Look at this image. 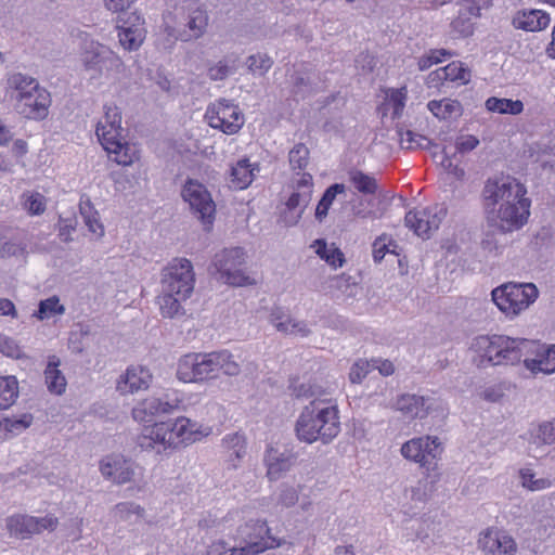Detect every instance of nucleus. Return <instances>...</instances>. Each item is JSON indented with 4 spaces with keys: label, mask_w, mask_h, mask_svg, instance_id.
<instances>
[{
    "label": "nucleus",
    "mask_w": 555,
    "mask_h": 555,
    "mask_svg": "<svg viewBox=\"0 0 555 555\" xmlns=\"http://www.w3.org/2000/svg\"><path fill=\"white\" fill-rule=\"evenodd\" d=\"M526 193V186L511 176L488 179L482 190L487 225L502 234L522 228L531 205Z\"/></svg>",
    "instance_id": "nucleus-1"
},
{
    "label": "nucleus",
    "mask_w": 555,
    "mask_h": 555,
    "mask_svg": "<svg viewBox=\"0 0 555 555\" xmlns=\"http://www.w3.org/2000/svg\"><path fill=\"white\" fill-rule=\"evenodd\" d=\"M294 431L301 442L328 444L340 431L337 406L312 400L300 412Z\"/></svg>",
    "instance_id": "nucleus-2"
},
{
    "label": "nucleus",
    "mask_w": 555,
    "mask_h": 555,
    "mask_svg": "<svg viewBox=\"0 0 555 555\" xmlns=\"http://www.w3.org/2000/svg\"><path fill=\"white\" fill-rule=\"evenodd\" d=\"M220 371L229 376L241 373V364L228 350L185 354L178 363L177 376L185 383L202 382L216 377Z\"/></svg>",
    "instance_id": "nucleus-3"
},
{
    "label": "nucleus",
    "mask_w": 555,
    "mask_h": 555,
    "mask_svg": "<svg viewBox=\"0 0 555 555\" xmlns=\"http://www.w3.org/2000/svg\"><path fill=\"white\" fill-rule=\"evenodd\" d=\"M104 120L96 126L95 133L108 154H115V162L119 165H130L132 156L130 146L122 141L121 112L116 105H104Z\"/></svg>",
    "instance_id": "nucleus-4"
},
{
    "label": "nucleus",
    "mask_w": 555,
    "mask_h": 555,
    "mask_svg": "<svg viewBox=\"0 0 555 555\" xmlns=\"http://www.w3.org/2000/svg\"><path fill=\"white\" fill-rule=\"evenodd\" d=\"M245 264L246 253L243 247L224 248L214 256L209 271L230 286L254 285L256 282L246 273Z\"/></svg>",
    "instance_id": "nucleus-5"
},
{
    "label": "nucleus",
    "mask_w": 555,
    "mask_h": 555,
    "mask_svg": "<svg viewBox=\"0 0 555 555\" xmlns=\"http://www.w3.org/2000/svg\"><path fill=\"white\" fill-rule=\"evenodd\" d=\"M538 288L532 283H506L491 292L492 301L507 317L518 315L538 298Z\"/></svg>",
    "instance_id": "nucleus-6"
},
{
    "label": "nucleus",
    "mask_w": 555,
    "mask_h": 555,
    "mask_svg": "<svg viewBox=\"0 0 555 555\" xmlns=\"http://www.w3.org/2000/svg\"><path fill=\"white\" fill-rule=\"evenodd\" d=\"M80 61L83 69L91 73V78H99L109 73L119 74L124 69L122 60L108 47L95 41L83 44Z\"/></svg>",
    "instance_id": "nucleus-7"
},
{
    "label": "nucleus",
    "mask_w": 555,
    "mask_h": 555,
    "mask_svg": "<svg viewBox=\"0 0 555 555\" xmlns=\"http://www.w3.org/2000/svg\"><path fill=\"white\" fill-rule=\"evenodd\" d=\"M512 337L504 335H479L472 341L470 349L476 353L478 367L487 365H508L507 356Z\"/></svg>",
    "instance_id": "nucleus-8"
},
{
    "label": "nucleus",
    "mask_w": 555,
    "mask_h": 555,
    "mask_svg": "<svg viewBox=\"0 0 555 555\" xmlns=\"http://www.w3.org/2000/svg\"><path fill=\"white\" fill-rule=\"evenodd\" d=\"M195 274L189 259H173L162 273V289L189 298L194 291Z\"/></svg>",
    "instance_id": "nucleus-9"
},
{
    "label": "nucleus",
    "mask_w": 555,
    "mask_h": 555,
    "mask_svg": "<svg viewBox=\"0 0 555 555\" xmlns=\"http://www.w3.org/2000/svg\"><path fill=\"white\" fill-rule=\"evenodd\" d=\"M182 198L189 203L192 212L204 223L212 224L216 205L205 185L189 179L181 191Z\"/></svg>",
    "instance_id": "nucleus-10"
},
{
    "label": "nucleus",
    "mask_w": 555,
    "mask_h": 555,
    "mask_svg": "<svg viewBox=\"0 0 555 555\" xmlns=\"http://www.w3.org/2000/svg\"><path fill=\"white\" fill-rule=\"evenodd\" d=\"M181 422H160L154 424L140 439V446L144 449H155L157 453H162L167 449H175L179 446L177 435L183 431Z\"/></svg>",
    "instance_id": "nucleus-11"
},
{
    "label": "nucleus",
    "mask_w": 555,
    "mask_h": 555,
    "mask_svg": "<svg viewBox=\"0 0 555 555\" xmlns=\"http://www.w3.org/2000/svg\"><path fill=\"white\" fill-rule=\"evenodd\" d=\"M447 216L443 205H435L422 210H410L404 217L405 225L422 237L429 238L437 231Z\"/></svg>",
    "instance_id": "nucleus-12"
},
{
    "label": "nucleus",
    "mask_w": 555,
    "mask_h": 555,
    "mask_svg": "<svg viewBox=\"0 0 555 555\" xmlns=\"http://www.w3.org/2000/svg\"><path fill=\"white\" fill-rule=\"evenodd\" d=\"M238 537L247 546V551L256 554L268 548L280 546L282 542L270 535V529L266 521L260 519H250L238 527Z\"/></svg>",
    "instance_id": "nucleus-13"
},
{
    "label": "nucleus",
    "mask_w": 555,
    "mask_h": 555,
    "mask_svg": "<svg viewBox=\"0 0 555 555\" xmlns=\"http://www.w3.org/2000/svg\"><path fill=\"white\" fill-rule=\"evenodd\" d=\"M209 126L227 134H234L244 125V116L238 108L227 100H220L207 111Z\"/></svg>",
    "instance_id": "nucleus-14"
},
{
    "label": "nucleus",
    "mask_w": 555,
    "mask_h": 555,
    "mask_svg": "<svg viewBox=\"0 0 555 555\" xmlns=\"http://www.w3.org/2000/svg\"><path fill=\"white\" fill-rule=\"evenodd\" d=\"M490 0H462L457 16L451 22V33L454 37L466 38L474 33L473 17L480 15V10L487 8Z\"/></svg>",
    "instance_id": "nucleus-15"
},
{
    "label": "nucleus",
    "mask_w": 555,
    "mask_h": 555,
    "mask_svg": "<svg viewBox=\"0 0 555 555\" xmlns=\"http://www.w3.org/2000/svg\"><path fill=\"white\" fill-rule=\"evenodd\" d=\"M50 105V93L38 86L36 90H33V93H28L15 103V109L25 118L42 120L48 116Z\"/></svg>",
    "instance_id": "nucleus-16"
},
{
    "label": "nucleus",
    "mask_w": 555,
    "mask_h": 555,
    "mask_svg": "<svg viewBox=\"0 0 555 555\" xmlns=\"http://www.w3.org/2000/svg\"><path fill=\"white\" fill-rule=\"evenodd\" d=\"M479 547L491 555H515L517 544L505 531L496 528H488L480 533Z\"/></svg>",
    "instance_id": "nucleus-17"
},
{
    "label": "nucleus",
    "mask_w": 555,
    "mask_h": 555,
    "mask_svg": "<svg viewBox=\"0 0 555 555\" xmlns=\"http://www.w3.org/2000/svg\"><path fill=\"white\" fill-rule=\"evenodd\" d=\"M440 441L437 437L425 436L413 438L401 447L404 459L425 465L428 457L435 459L439 452Z\"/></svg>",
    "instance_id": "nucleus-18"
},
{
    "label": "nucleus",
    "mask_w": 555,
    "mask_h": 555,
    "mask_svg": "<svg viewBox=\"0 0 555 555\" xmlns=\"http://www.w3.org/2000/svg\"><path fill=\"white\" fill-rule=\"evenodd\" d=\"M178 4H182V9L189 12L186 26L189 33L184 31L180 35L181 40L189 41L202 37L208 25V15L205 10L201 9L198 0H178Z\"/></svg>",
    "instance_id": "nucleus-19"
},
{
    "label": "nucleus",
    "mask_w": 555,
    "mask_h": 555,
    "mask_svg": "<svg viewBox=\"0 0 555 555\" xmlns=\"http://www.w3.org/2000/svg\"><path fill=\"white\" fill-rule=\"evenodd\" d=\"M100 472L104 478L117 485L127 483L134 476L132 463L119 455L104 457L100 462Z\"/></svg>",
    "instance_id": "nucleus-20"
},
{
    "label": "nucleus",
    "mask_w": 555,
    "mask_h": 555,
    "mask_svg": "<svg viewBox=\"0 0 555 555\" xmlns=\"http://www.w3.org/2000/svg\"><path fill=\"white\" fill-rule=\"evenodd\" d=\"M153 379L149 369L137 365L127 369L126 373L120 375L117 382V390L120 393H133L140 390H146Z\"/></svg>",
    "instance_id": "nucleus-21"
},
{
    "label": "nucleus",
    "mask_w": 555,
    "mask_h": 555,
    "mask_svg": "<svg viewBox=\"0 0 555 555\" xmlns=\"http://www.w3.org/2000/svg\"><path fill=\"white\" fill-rule=\"evenodd\" d=\"M179 405L178 400L146 398L132 410V416L138 422H151L153 416L169 414Z\"/></svg>",
    "instance_id": "nucleus-22"
},
{
    "label": "nucleus",
    "mask_w": 555,
    "mask_h": 555,
    "mask_svg": "<svg viewBox=\"0 0 555 555\" xmlns=\"http://www.w3.org/2000/svg\"><path fill=\"white\" fill-rule=\"evenodd\" d=\"M395 408L405 417L424 418L431 411V402L422 396L404 393L397 399Z\"/></svg>",
    "instance_id": "nucleus-23"
},
{
    "label": "nucleus",
    "mask_w": 555,
    "mask_h": 555,
    "mask_svg": "<svg viewBox=\"0 0 555 555\" xmlns=\"http://www.w3.org/2000/svg\"><path fill=\"white\" fill-rule=\"evenodd\" d=\"M295 461L296 456L288 451L280 452L278 449L269 448L264 456L268 477L271 480H278L284 473L291 469Z\"/></svg>",
    "instance_id": "nucleus-24"
},
{
    "label": "nucleus",
    "mask_w": 555,
    "mask_h": 555,
    "mask_svg": "<svg viewBox=\"0 0 555 555\" xmlns=\"http://www.w3.org/2000/svg\"><path fill=\"white\" fill-rule=\"evenodd\" d=\"M512 341L513 343L509 345V353L507 356V360L511 365L519 363L521 360L526 365V360H537V358H531V356H537L539 358V354L543 349V345L537 340L512 337Z\"/></svg>",
    "instance_id": "nucleus-25"
},
{
    "label": "nucleus",
    "mask_w": 555,
    "mask_h": 555,
    "mask_svg": "<svg viewBox=\"0 0 555 555\" xmlns=\"http://www.w3.org/2000/svg\"><path fill=\"white\" fill-rule=\"evenodd\" d=\"M551 18L542 10L518 12L513 18V25L517 29L526 31H539L547 27Z\"/></svg>",
    "instance_id": "nucleus-26"
},
{
    "label": "nucleus",
    "mask_w": 555,
    "mask_h": 555,
    "mask_svg": "<svg viewBox=\"0 0 555 555\" xmlns=\"http://www.w3.org/2000/svg\"><path fill=\"white\" fill-rule=\"evenodd\" d=\"M255 170H259L258 165L250 164L248 158L237 160L230 170V188L235 190L246 189L255 178Z\"/></svg>",
    "instance_id": "nucleus-27"
},
{
    "label": "nucleus",
    "mask_w": 555,
    "mask_h": 555,
    "mask_svg": "<svg viewBox=\"0 0 555 555\" xmlns=\"http://www.w3.org/2000/svg\"><path fill=\"white\" fill-rule=\"evenodd\" d=\"M7 86L8 90L11 92V99L15 100V103H17L18 100H22L28 93H33V90H36L40 85L37 79L31 76L22 73H13L8 76Z\"/></svg>",
    "instance_id": "nucleus-28"
},
{
    "label": "nucleus",
    "mask_w": 555,
    "mask_h": 555,
    "mask_svg": "<svg viewBox=\"0 0 555 555\" xmlns=\"http://www.w3.org/2000/svg\"><path fill=\"white\" fill-rule=\"evenodd\" d=\"M59 365L60 359L56 356H52L49 358V362L44 371L48 389L55 395H62L66 387V379L59 370Z\"/></svg>",
    "instance_id": "nucleus-29"
},
{
    "label": "nucleus",
    "mask_w": 555,
    "mask_h": 555,
    "mask_svg": "<svg viewBox=\"0 0 555 555\" xmlns=\"http://www.w3.org/2000/svg\"><path fill=\"white\" fill-rule=\"evenodd\" d=\"M7 527L12 534L28 538L31 534L39 533L37 527V517L28 515H16L8 519Z\"/></svg>",
    "instance_id": "nucleus-30"
},
{
    "label": "nucleus",
    "mask_w": 555,
    "mask_h": 555,
    "mask_svg": "<svg viewBox=\"0 0 555 555\" xmlns=\"http://www.w3.org/2000/svg\"><path fill=\"white\" fill-rule=\"evenodd\" d=\"M312 247H315V254L322 260L335 269L343 267L346 262L344 253L336 247L335 244L328 246L326 241L323 238L315 240Z\"/></svg>",
    "instance_id": "nucleus-31"
},
{
    "label": "nucleus",
    "mask_w": 555,
    "mask_h": 555,
    "mask_svg": "<svg viewBox=\"0 0 555 555\" xmlns=\"http://www.w3.org/2000/svg\"><path fill=\"white\" fill-rule=\"evenodd\" d=\"M528 442L537 449L555 443V421L542 422L529 431Z\"/></svg>",
    "instance_id": "nucleus-32"
},
{
    "label": "nucleus",
    "mask_w": 555,
    "mask_h": 555,
    "mask_svg": "<svg viewBox=\"0 0 555 555\" xmlns=\"http://www.w3.org/2000/svg\"><path fill=\"white\" fill-rule=\"evenodd\" d=\"M470 73L464 68L462 64L451 63L443 68H439L429 74V82L442 81V80H461L462 82H468Z\"/></svg>",
    "instance_id": "nucleus-33"
},
{
    "label": "nucleus",
    "mask_w": 555,
    "mask_h": 555,
    "mask_svg": "<svg viewBox=\"0 0 555 555\" xmlns=\"http://www.w3.org/2000/svg\"><path fill=\"white\" fill-rule=\"evenodd\" d=\"M526 367L533 373H555V345L547 348L543 346V349L537 360H526Z\"/></svg>",
    "instance_id": "nucleus-34"
},
{
    "label": "nucleus",
    "mask_w": 555,
    "mask_h": 555,
    "mask_svg": "<svg viewBox=\"0 0 555 555\" xmlns=\"http://www.w3.org/2000/svg\"><path fill=\"white\" fill-rule=\"evenodd\" d=\"M145 28H138V26L134 28L128 27L126 25L118 27L119 42L124 49L128 51L138 50L142 46L145 39Z\"/></svg>",
    "instance_id": "nucleus-35"
},
{
    "label": "nucleus",
    "mask_w": 555,
    "mask_h": 555,
    "mask_svg": "<svg viewBox=\"0 0 555 555\" xmlns=\"http://www.w3.org/2000/svg\"><path fill=\"white\" fill-rule=\"evenodd\" d=\"M18 397V383L15 376L0 375V410L10 408Z\"/></svg>",
    "instance_id": "nucleus-36"
},
{
    "label": "nucleus",
    "mask_w": 555,
    "mask_h": 555,
    "mask_svg": "<svg viewBox=\"0 0 555 555\" xmlns=\"http://www.w3.org/2000/svg\"><path fill=\"white\" fill-rule=\"evenodd\" d=\"M188 298H179V295L171 294L170 292H164L162 289V295L159 296V306L162 314L165 318H176L184 314V309L182 307V301H185Z\"/></svg>",
    "instance_id": "nucleus-37"
},
{
    "label": "nucleus",
    "mask_w": 555,
    "mask_h": 555,
    "mask_svg": "<svg viewBox=\"0 0 555 555\" xmlns=\"http://www.w3.org/2000/svg\"><path fill=\"white\" fill-rule=\"evenodd\" d=\"M223 446L229 452V459L235 468L237 462L246 454L245 437L238 433L227 435L223 438Z\"/></svg>",
    "instance_id": "nucleus-38"
},
{
    "label": "nucleus",
    "mask_w": 555,
    "mask_h": 555,
    "mask_svg": "<svg viewBox=\"0 0 555 555\" xmlns=\"http://www.w3.org/2000/svg\"><path fill=\"white\" fill-rule=\"evenodd\" d=\"M428 109L439 119H448L461 115V104L455 100H433L427 104Z\"/></svg>",
    "instance_id": "nucleus-39"
},
{
    "label": "nucleus",
    "mask_w": 555,
    "mask_h": 555,
    "mask_svg": "<svg viewBox=\"0 0 555 555\" xmlns=\"http://www.w3.org/2000/svg\"><path fill=\"white\" fill-rule=\"evenodd\" d=\"M486 108L499 114L518 115L524 111V104L519 100L491 96L486 101Z\"/></svg>",
    "instance_id": "nucleus-40"
},
{
    "label": "nucleus",
    "mask_w": 555,
    "mask_h": 555,
    "mask_svg": "<svg viewBox=\"0 0 555 555\" xmlns=\"http://www.w3.org/2000/svg\"><path fill=\"white\" fill-rule=\"evenodd\" d=\"M344 192L345 185L341 183H334L325 190L315 209V218L319 221H322L327 216L335 197Z\"/></svg>",
    "instance_id": "nucleus-41"
},
{
    "label": "nucleus",
    "mask_w": 555,
    "mask_h": 555,
    "mask_svg": "<svg viewBox=\"0 0 555 555\" xmlns=\"http://www.w3.org/2000/svg\"><path fill=\"white\" fill-rule=\"evenodd\" d=\"M349 178L357 191L362 194H374L377 191V182L375 178L361 170L350 171Z\"/></svg>",
    "instance_id": "nucleus-42"
},
{
    "label": "nucleus",
    "mask_w": 555,
    "mask_h": 555,
    "mask_svg": "<svg viewBox=\"0 0 555 555\" xmlns=\"http://www.w3.org/2000/svg\"><path fill=\"white\" fill-rule=\"evenodd\" d=\"M65 312V307L60 304L57 296L49 297L41 300L38 305V310L34 313L38 320L49 319L53 315H61Z\"/></svg>",
    "instance_id": "nucleus-43"
},
{
    "label": "nucleus",
    "mask_w": 555,
    "mask_h": 555,
    "mask_svg": "<svg viewBox=\"0 0 555 555\" xmlns=\"http://www.w3.org/2000/svg\"><path fill=\"white\" fill-rule=\"evenodd\" d=\"M293 92L305 98L313 89L312 74L309 70H296L292 76Z\"/></svg>",
    "instance_id": "nucleus-44"
},
{
    "label": "nucleus",
    "mask_w": 555,
    "mask_h": 555,
    "mask_svg": "<svg viewBox=\"0 0 555 555\" xmlns=\"http://www.w3.org/2000/svg\"><path fill=\"white\" fill-rule=\"evenodd\" d=\"M175 422H181L183 426V431L181 435H177V439H179V444L181 443H191L199 439L201 436L205 434L199 429L201 427L196 422H192L186 417H178Z\"/></svg>",
    "instance_id": "nucleus-45"
},
{
    "label": "nucleus",
    "mask_w": 555,
    "mask_h": 555,
    "mask_svg": "<svg viewBox=\"0 0 555 555\" xmlns=\"http://www.w3.org/2000/svg\"><path fill=\"white\" fill-rule=\"evenodd\" d=\"M288 160L292 169L302 170L307 167L309 160V150L304 143H297L288 154Z\"/></svg>",
    "instance_id": "nucleus-46"
},
{
    "label": "nucleus",
    "mask_w": 555,
    "mask_h": 555,
    "mask_svg": "<svg viewBox=\"0 0 555 555\" xmlns=\"http://www.w3.org/2000/svg\"><path fill=\"white\" fill-rule=\"evenodd\" d=\"M397 244L386 234L378 236L373 243V258L375 262H380L387 253L396 254Z\"/></svg>",
    "instance_id": "nucleus-47"
},
{
    "label": "nucleus",
    "mask_w": 555,
    "mask_h": 555,
    "mask_svg": "<svg viewBox=\"0 0 555 555\" xmlns=\"http://www.w3.org/2000/svg\"><path fill=\"white\" fill-rule=\"evenodd\" d=\"M248 70L253 74L263 76L272 66L273 62L267 54H253L246 61Z\"/></svg>",
    "instance_id": "nucleus-48"
},
{
    "label": "nucleus",
    "mask_w": 555,
    "mask_h": 555,
    "mask_svg": "<svg viewBox=\"0 0 555 555\" xmlns=\"http://www.w3.org/2000/svg\"><path fill=\"white\" fill-rule=\"evenodd\" d=\"M311 192L310 191H307V192H302V193H299V192H294L288 201L286 202V206L288 208V210H294L296 209L297 207H302L299 212L297 214V216L295 218H293V220L291 222L287 221V224L289 225H294L298 222L299 218L301 217V214L304 211V209L307 207L309 201H310V194Z\"/></svg>",
    "instance_id": "nucleus-49"
},
{
    "label": "nucleus",
    "mask_w": 555,
    "mask_h": 555,
    "mask_svg": "<svg viewBox=\"0 0 555 555\" xmlns=\"http://www.w3.org/2000/svg\"><path fill=\"white\" fill-rule=\"evenodd\" d=\"M31 422L33 416L30 414H24L22 417L14 420L4 417L0 420V427H3L9 433L17 435L24 429L28 428Z\"/></svg>",
    "instance_id": "nucleus-50"
},
{
    "label": "nucleus",
    "mask_w": 555,
    "mask_h": 555,
    "mask_svg": "<svg viewBox=\"0 0 555 555\" xmlns=\"http://www.w3.org/2000/svg\"><path fill=\"white\" fill-rule=\"evenodd\" d=\"M235 66L231 65L230 62L224 59L214 64L208 68V77L214 80H224L230 75L234 74Z\"/></svg>",
    "instance_id": "nucleus-51"
},
{
    "label": "nucleus",
    "mask_w": 555,
    "mask_h": 555,
    "mask_svg": "<svg viewBox=\"0 0 555 555\" xmlns=\"http://www.w3.org/2000/svg\"><path fill=\"white\" fill-rule=\"evenodd\" d=\"M493 230H487L483 233V237L480 242L481 249L491 255V256H498L502 253L503 246L499 243L496 235H495V229Z\"/></svg>",
    "instance_id": "nucleus-52"
},
{
    "label": "nucleus",
    "mask_w": 555,
    "mask_h": 555,
    "mask_svg": "<svg viewBox=\"0 0 555 555\" xmlns=\"http://www.w3.org/2000/svg\"><path fill=\"white\" fill-rule=\"evenodd\" d=\"M0 352L12 359H21L23 351L12 337L0 334Z\"/></svg>",
    "instance_id": "nucleus-53"
},
{
    "label": "nucleus",
    "mask_w": 555,
    "mask_h": 555,
    "mask_svg": "<svg viewBox=\"0 0 555 555\" xmlns=\"http://www.w3.org/2000/svg\"><path fill=\"white\" fill-rule=\"evenodd\" d=\"M24 208L30 215H41L46 210L44 196L38 192L29 194L24 202Z\"/></svg>",
    "instance_id": "nucleus-54"
},
{
    "label": "nucleus",
    "mask_w": 555,
    "mask_h": 555,
    "mask_svg": "<svg viewBox=\"0 0 555 555\" xmlns=\"http://www.w3.org/2000/svg\"><path fill=\"white\" fill-rule=\"evenodd\" d=\"M520 477L522 480V486L531 491L542 490L550 487L551 485L547 479H535L534 474L530 469L520 470Z\"/></svg>",
    "instance_id": "nucleus-55"
},
{
    "label": "nucleus",
    "mask_w": 555,
    "mask_h": 555,
    "mask_svg": "<svg viewBox=\"0 0 555 555\" xmlns=\"http://www.w3.org/2000/svg\"><path fill=\"white\" fill-rule=\"evenodd\" d=\"M300 489L301 487L297 489L293 486H283L278 498V503L287 508L294 506L299 500Z\"/></svg>",
    "instance_id": "nucleus-56"
},
{
    "label": "nucleus",
    "mask_w": 555,
    "mask_h": 555,
    "mask_svg": "<svg viewBox=\"0 0 555 555\" xmlns=\"http://www.w3.org/2000/svg\"><path fill=\"white\" fill-rule=\"evenodd\" d=\"M24 251L23 246L14 241H9L5 237H0V258H9L22 255Z\"/></svg>",
    "instance_id": "nucleus-57"
},
{
    "label": "nucleus",
    "mask_w": 555,
    "mask_h": 555,
    "mask_svg": "<svg viewBox=\"0 0 555 555\" xmlns=\"http://www.w3.org/2000/svg\"><path fill=\"white\" fill-rule=\"evenodd\" d=\"M114 512L116 517L126 520L130 514H141L143 508L133 502H122L115 505Z\"/></svg>",
    "instance_id": "nucleus-58"
},
{
    "label": "nucleus",
    "mask_w": 555,
    "mask_h": 555,
    "mask_svg": "<svg viewBox=\"0 0 555 555\" xmlns=\"http://www.w3.org/2000/svg\"><path fill=\"white\" fill-rule=\"evenodd\" d=\"M433 156L436 159L441 158L440 159V165L444 169H447L451 173H453L457 179H461V178L464 177V175H465L464 169L460 168L457 165H454L452 163V159L447 155V153L444 151H442V153H440V154L434 153Z\"/></svg>",
    "instance_id": "nucleus-59"
},
{
    "label": "nucleus",
    "mask_w": 555,
    "mask_h": 555,
    "mask_svg": "<svg viewBox=\"0 0 555 555\" xmlns=\"http://www.w3.org/2000/svg\"><path fill=\"white\" fill-rule=\"evenodd\" d=\"M369 364L363 361L356 362L349 372V379L352 384H359L369 373Z\"/></svg>",
    "instance_id": "nucleus-60"
},
{
    "label": "nucleus",
    "mask_w": 555,
    "mask_h": 555,
    "mask_svg": "<svg viewBox=\"0 0 555 555\" xmlns=\"http://www.w3.org/2000/svg\"><path fill=\"white\" fill-rule=\"evenodd\" d=\"M406 98L405 88L393 90L390 95V102L393 107V116L398 117L401 115L404 108V101Z\"/></svg>",
    "instance_id": "nucleus-61"
},
{
    "label": "nucleus",
    "mask_w": 555,
    "mask_h": 555,
    "mask_svg": "<svg viewBox=\"0 0 555 555\" xmlns=\"http://www.w3.org/2000/svg\"><path fill=\"white\" fill-rule=\"evenodd\" d=\"M291 317L286 314L281 308H275L270 314L271 323L276 327L278 331L283 332L286 330V325L291 322Z\"/></svg>",
    "instance_id": "nucleus-62"
},
{
    "label": "nucleus",
    "mask_w": 555,
    "mask_h": 555,
    "mask_svg": "<svg viewBox=\"0 0 555 555\" xmlns=\"http://www.w3.org/2000/svg\"><path fill=\"white\" fill-rule=\"evenodd\" d=\"M283 333L307 337L310 334V328L304 321H295L292 319L291 322H288V324L286 325V330H284Z\"/></svg>",
    "instance_id": "nucleus-63"
},
{
    "label": "nucleus",
    "mask_w": 555,
    "mask_h": 555,
    "mask_svg": "<svg viewBox=\"0 0 555 555\" xmlns=\"http://www.w3.org/2000/svg\"><path fill=\"white\" fill-rule=\"evenodd\" d=\"M479 144V140L474 135H463L456 141V150L460 153H467L473 151Z\"/></svg>",
    "instance_id": "nucleus-64"
}]
</instances>
